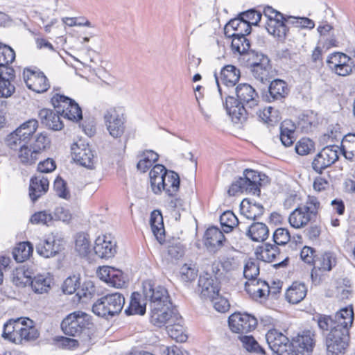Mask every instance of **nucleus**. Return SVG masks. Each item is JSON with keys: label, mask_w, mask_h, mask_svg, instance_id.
Listing matches in <instances>:
<instances>
[{"label": "nucleus", "mask_w": 355, "mask_h": 355, "mask_svg": "<svg viewBox=\"0 0 355 355\" xmlns=\"http://www.w3.org/2000/svg\"><path fill=\"white\" fill-rule=\"evenodd\" d=\"M237 99L228 96L223 103L227 114L234 123H243L247 119L248 109L258 106L259 96L249 84H239L235 89Z\"/></svg>", "instance_id": "nucleus-1"}, {"label": "nucleus", "mask_w": 355, "mask_h": 355, "mask_svg": "<svg viewBox=\"0 0 355 355\" xmlns=\"http://www.w3.org/2000/svg\"><path fill=\"white\" fill-rule=\"evenodd\" d=\"M39 336L33 321L29 318L10 320L3 325L2 337L12 343L20 344L23 340H35Z\"/></svg>", "instance_id": "nucleus-2"}, {"label": "nucleus", "mask_w": 355, "mask_h": 355, "mask_svg": "<svg viewBox=\"0 0 355 355\" xmlns=\"http://www.w3.org/2000/svg\"><path fill=\"white\" fill-rule=\"evenodd\" d=\"M125 304V297L120 293L107 294L98 300L92 306V311L99 317L108 319L119 315Z\"/></svg>", "instance_id": "nucleus-3"}, {"label": "nucleus", "mask_w": 355, "mask_h": 355, "mask_svg": "<svg viewBox=\"0 0 355 355\" xmlns=\"http://www.w3.org/2000/svg\"><path fill=\"white\" fill-rule=\"evenodd\" d=\"M320 203L315 196H308L305 204L292 211L288 218L290 225L296 229L305 226L315 218Z\"/></svg>", "instance_id": "nucleus-4"}, {"label": "nucleus", "mask_w": 355, "mask_h": 355, "mask_svg": "<svg viewBox=\"0 0 355 355\" xmlns=\"http://www.w3.org/2000/svg\"><path fill=\"white\" fill-rule=\"evenodd\" d=\"M314 320L322 331L332 332L334 329H340V326L348 328L352 326L354 320L352 308H345L337 312L334 316L318 314Z\"/></svg>", "instance_id": "nucleus-5"}, {"label": "nucleus", "mask_w": 355, "mask_h": 355, "mask_svg": "<svg viewBox=\"0 0 355 355\" xmlns=\"http://www.w3.org/2000/svg\"><path fill=\"white\" fill-rule=\"evenodd\" d=\"M314 320L322 331L332 332L334 329H340V326L348 328L352 326L354 320L352 308H345L337 312L334 316L318 314Z\"/></svg>", "instance_id": "nucleus-6"}, {"label": "nucleus", "mask_w": 355, "mask_h": 355, "mask_svg": "<svg viewBox=\"0 0 355 355\" xmlns=\"http://www.w3.org/2000/svg\"><path fill=\"white\" fill-rule=\"evenodd\" d=\"M260 174L251 169H245L243 173V177L233 182L229 190L230 196H234L237 193H247L259 196L260 194L261 186Z\"/></svg>", "instance_id": "nucleus-7"}, {"label": "nucleus", "mask_w": 355, "mask_h": 355, "mask_svg": "<svg viewBox=\"0 0 355 355\" xmlns=\"http://www.w3.org/2000/svg\"><path fill=\"white\" fill-rule=\"evenodd\" d=\"M91 324V317L83 311L69 314L62 322L61 328L68 336H77Z\"/></svg>", "instance_id": "nucleus-8"}, {"label": "nucleus", "mask_w": 355, "mask_h": 355, "mask_svg": "<svg viewBox=\"0 0 355 355\" xmlns=\"http://www.w3.org/2000/svg\"><path fill=\"white\" fill-rule=\"evenodd\" d=\"M38 128L36 119H29L21 124L15 130L8 135L6 144L11 149H16V145L29 144Z\"/></svg>", "instance_id": "nucleus-9"}, {"label": "nucleus", "mask_w": 355, "mask_h": 355, "mask_svg": "<svg viewBox=\"0 0 355 355\" xmlns=\"http://www.w3.org/2000/svg\"><path fill=\"white\" fill-rule=\"evenodd\" d=\"M340 329L329 332L326 337L327 355H345L349 340V329L340 326Z\"/></svg>", "instance_id": "nucleus-10"}, {"label": "nucleus", "mask_w": 355, "mask_h": 355, "mask_svg": "<svg viewBox=\"0 0 355 355\" xmlns=\"http://www.w3.org/2000/svg\"><path fill=\"white\" fill-rule=\"evenodd\" d=\"M51 103L58 113L72 121H78L83 118L82 110L73 99L64 95L55 94L51 98Z\"/></svg>", "instance_id": "nucleus-11"}, {"label": "nucleus", "mask_w": 355, "mask_h": 355, "mask_svg": "<svg viewBox=\"0 0 355 355\" xmlns=\"http://www.w3.org/2000/svg\"><path fill=\"white\" fill-rule=\"evenodd\" d=\"M107 130L114 138L121 137L125 130V110L122 107H113L107 109L104 114Z\"/></svg>", "instance_id": "nucleus-12"}, {"label": "nucleus", "mask_w": 355, "mask_h": 355, "mask_svg": "<svg viewBox=\"0 0 355 355\" xmlns=\"http://www.w3.org/2000/svg\"><path fill=\"white\" fill-rule=\"evenodd\" d=\"M266 339L270 349L278 355H296L287 336L277 329L269 330L266 334Z\"/></svg>", "instance_id": "nucleus-13"}, {"label": "nucleus", "mask_w": 355, "mask_h": 355, "mask_svg": "<svg viewBox=\"0 0 355 355\" xmlns=\"http://www.w3.org/2000/svg\"><path fill=\"white\" fill-rule=\"evenodd\" d=\"M180 320L178 311L168 305H162L150 308V322L158 327H162Z\"/></svg>", "instance_id": "nucleus-14"}, {"label": "nucleus", "mask_w": 355, "mask_h": 355, "mask_svg": "<svg viewBox=\"0 0 355 355\" xmlns=\"http://www.w3.org/2000/svg\"><path fill=\"white\" fill-rule=\"evenodd\" d=\"M144 295L150 301V308L171 303L168 291L162 286L148 280L143 284Z\"/></svg>", "instance_id": "nucleus-15"}, {"label": "nucleus", "mask_w": 355, "mask_h": 355, "mask_svg": "<svg viewBox=\"0 0 355 355\" xmlns=\"http://www.w3.org/2000/svg\"><path fill=\"white\" fill-rule=\"evenodd\" d=\"M340 148L336 145L327 146L323 148L312 162V168L318 173L321 174L323 170L334 164L338 159Z\"/></svg>", "instance_id": "nucleus-16"}, {"label": "nucleus", "mask_w": 355, "mask_h": 355, "mask_svg": "<svg viewBox=\"0 0 355 355\" xmlns=\"http://www.w3.org/2000/svg\"><path fill=\"white\" fill-rule=\"evenodd\" d=\"M228 324L232 332L245 334L255 329L257 320L253 315L248 313L236 312L229 317Z\"/></svg>", "instance_id": "nucleus-17"}, {"label": "nucleus", "mask_w": 355, "mask_h": 355, "mask_svg": "<svg viewBox=\"0 0 355 355\" xmlns=\"http://www.w3.org/2000/svg\"><path fill=\"white\" fill-rule=\"evenodd\" d=\"M71 151L75 162L87 168L94 167L96 157L88 144L80 140L72 145Z\"/></svg>", "instance_id": "nucleus-18"}, {"label": "nucleus", "mask_w": 355, "mask_h": 355, "mask_svg": "<svg viewBox=\"0 0 355 355\" xmlns=\"http://www.w3.org/2000/svg\"><path fill=\"white\" fill-rule=\"evenodd\" d=\"M23 78L27 87L37 93L46 92L50 87L47 78L42 71L24 69Z\"/></svg>", "instance_id": "nucleus-19"}, {"label": "nucleus", "mask_w": 355, "mask_h": 355, "mask_svg": "<svg viewBox=\"0 0 355 355\" xmlns=\"http://www.w3.org/2000/svg\"><path fill=\"white\" fill-rule=\"evenodd\" d=\"M116 241L111 234L99 236L95 241L94 250L96 254L101 259H110L116 253Z\"/></svg>", "instance_id": "nucleus-20"}, {"label": "nucleus", "mask_w": 355, "mask_h": 355, "mask_svg": "<svg viewBox=\"0 0 355 355\" xmlns=\"http://www.w3.org/2000/svg\"><path fill=\"white\" fill-rule=\"evenodd\" d=\"M62 242V239L51 234L36 245V251L44 258L53 257L64 249Z\"/></svg>", "instance_id": "nucleus-21"}, {"label": "nucleus", "mask_w": 355, "mask_h": 355, "mask_svg": "<svg viewBox=\"0 0 355 355\" xmlns=\"http://www.w3.org/2000/svg\"><path fill=\"white\" fill-rule=\"evenodd\" d=\"M329 67L339 76H345L352 71V60L346 54L335 53L327 60Z\"/></svg>", "instance_id": "nucleus-22"}, {"label": "nucleus", "mask_w": 355, "mask_h": 355, "mask_svg": "<svg viewBox=\"0 0 355 355\" xmlns=\"http://www.w3.org/2000/svg\"><path fill=\"white\" fill-rule=\"evenodd\" d=\"M291 344L296 352V355H309L315 345L314 334L309 330L303 331L293 338Z\"/></svg>", "instance_id": "nucleus-23"}, {"label": "nucleus", "mask_w": 355, "mask_h": 355, "mask_svg": "<svg viewBox=\"0 0 355 355\" xmlns=\"http://www.w3.org/2000/svg\"><path fill=\"white\" fill-rule=\"evenodd\" d=\"M98 274L101 280L114 288H121L125 284V278L123 272L113 267L103 266L99 268Z\"/></svg>", "instance_id": "nucleus-24"}, {"label": "nucleus", "mask_w": 355, "mask_h": 355, "mask_svg": "<svg viewBox=\"0 0 355 355\" xmlns=\"http://www.w3.org/2000/svg\"><path fill=\"white\" fill-rule=\"evenodd\" d=\"M245 289L250 297L256 301L262 302L270 295V286L266 281L252 279L245 283Z\"/></svg>", "instance_id": "nucleus-25"}, {"label": "nucleus", "mask_w": 355, "mask_h": 355, "mask_svg": "<svg viewBox=\"0 0 355 355\" xmlns=\"http://www.w3.org/2000/svg\"><path fill=\"white\" fill-rule=\"evenodd\" d=\"M200 297L204 299L213 298L220 291L219 282L216 277L206 273L200 275L198 279Z\"/></svg>", "instance_id": "nucleus-26"}, {"label": "nucleus", "mask_w": 355, "mask_h": 355, "mask_svg": "<svg viewBox=\"0 0 355 355\" xmlns=\"http://www.w3.org/2000/svg\"><path fill=\"white\" fill-rule=\"evenodd\" d=\"M289 93L287 83L281 79H275L270 82L268 93L264 96L266 101L270 103L275 101H282Z\"/></svg>", "instance_id": "nucleus-27"}, {"label": "nucleus", "mask_w": 355, "mask_h": 355, "mask_svg": "<svg viewBox=\"0 0 355 355\" xmlns=\"http://www.w3.org/2000/svg\"><path fill=\"white\" fill-rule=\"evenodd\" d=\"M15 78L13 68H6L0 71V98H9L15 92L12 82Z\"/></svg>", "instance_id": "nucleus-28"}, {"label": "nucleus", "mask_w": 355, "mask_h": 355, "mask_svg": "<svg viewBox=\"0 0 355 355\" xmlns=\"http://www.w3.org/2000/svg\"><path fill=\"white\" fill-rule=\"evenodd\" d=\"M336 263L337 257L334 252L328 251L317 254L311 277L313 278V272L318 270L322 272L331 271Z\"/></svg>", "instance_id": "nucleus-29"}, {"label": "nucleus", "mask_w": 355, "mask_h": 355, "mask_svg": "<svg viewBox=\"0 0 355 355\" xmlns=\"http://www.w3.org/2000/svg\"><path fill=\"white\" fill-rule=\"evenodd\" d=\"M49 180L42 174L32 177L29 186V196L32 201L35 202L42 195L45 194L49 189Z\"/></svg>", "instance_id": "nucleus-30"}, {"label": "nucleus", "mask_w": 355, "mask_h": 355, "mask_svg": "<svg viewBox=\"0 0 355 355\" xmlns=\"http://www.w3.org/2000/svg\"><path fill=\"white\" fill-rule=\"evenodd\" d=\"M164 174L162 181L159 184L160 194L164 191L168 196H173L180 189L179 175L173 171H168Z\"/></svg>", "instance_id": "nucleus-31"}, {"label": "nucleus", "mask_w": 355, "mask_h": 355, "mask_svg": "<svg viewBox=\"0 0 355 355\" xmlns=\"http://www.w3.org/2000/svg\"><path fill=\"white\" fill-rule=\"evenodd\" d=\"M252 28L247 22L243 21L240 17L229 21L225 26L224 33L226 37L234 35H248L251 33Z\"/></svg>", "instance_id": "nucleus-32"}, {"label": "nucleus", "mask_w": 355, "mask_h": 355, "mask_svg": "<svg viewBox=\"0 0 355 355\" xmlns=\"http://www.w3.org/2000/svg\"><path fill=\"white\" fill-rule=\"evenodd\" d=\"M244 234L256 242L264 241L269 236L268 227L263 223L254 222L250 225L244 227Z\"/></svg>", "instance_id": "nucleus-33"}, {"label": "nucleus", "mask_w": 355, "mask_h": 355, "mask_svg": "<svg viewBox=\"0 0 355 355\" xmlns=\"http://www.w3.org/2000/svg\"><path fill=\"white\" fill-rule=\"evenodd\" d=\"M60 115L61 114L58 113L57 109H55V111L50 109H42L39 112L42 123L53 130H60L64 126Z\"/></svg>", "instance_id": "nucleus-34"}, {"label": "nucleus", "mask_w": 355, "mask_h": 355, "mask_svg": "<svg viewBox=\"0 0 355 355\" xmlns=\"http://www.w3.org/2000/svg\"><path fill=\"white\" fill-rule=\"evenodd\" d=\"M205 245L212 251H217L225 241V236L219 228L211 227L208 228L205 234Z\"/></svg>", "instance_id": "nucleus-35"}, {"label": "nucleus", "mask_w": 355, "mask_h": 355, "mask_svg": "<svg viewBox=\"0 0 355 355\" xmlns=\"http://www.w3.org/2000/svg\"><path fill=\"white\" fill-rule=\"evenodd\" d=\"M250 70L253 77L261 83L270 82L275 76L270 61L266 60V59H263V63H261V65H255V67Z\"/></svg>", "instance_id": "nucleus-36"}, {"label": "nucleus", "mask_w": 355, "mask_h": 355, "mask_svg": "<svg viewBox=\"0 0 355 355\" xmlns=\"http://www.w3.org/2000/svg\"><path fill=\"white\" fill-rule=\"evenodd\" d=\"M220 223L223 229V231L225 233L232 232L234 228L244 234L243 231V223L239 222L236 215L232 211H226L223 212L220 217Z\"/></svg>", "instance_id": "nucleus-37"}, {"label": "nucleus", "mask_w": 355, "mask_h": 355, "mask_svg": "<svg viewBox=\"0 0 355 355\" xmlns=\"http://www.w3.org/2000/svg\"><path fill=\"white\" fill-rule=\"evenodd\" d=\"M18 150L17 156L20 162L24 165H32L38 159L37 150H34L29 144H20L16 145Z\"/></svg>", "instance_id": "nucleus-38"}, {"label": "nucleus", "mask_w": 355, "mask_h": 355, "mask_svg": "<svg viewBox=\"0 0 355 355\" xmlns=\"http://www.w3.org/2000/svg\"><path fill=\"white\" fill-rule=\"evenodd\" d=\"M307 288L304 283L295 282L287 289L286 298L291 304H297L306 297Z\"/></svg>", "instance_id": "nucleus-39"}, {"label": "nucleus", "mask_w": 355, "mask_h": 355, "mask_svg": "<svg viewBox=\"0 0 355 355\" xmlns=\"http://www.w3.org/2000/svg\"><path fill=\"white\" fill-rule=\"evenodd\" d=\"M150 225L151 230L156 237V239L161 243L164 239V227L163 217L161 212L154 210L150 214Z\"/></svg>", "instance_id": "nucleus-40"}, {"label": "nucleus", "mask_w": 355, "mask_h": 355, "mask_svg": "<svg viewBox=\"0 0 355 355\" xmlns=\"http://www.w3.org/2000/svg\"><path fill=\"white\" fill-rule=\"evenodd\" d=\"M240 210L246 218L255 220L263 215L264 208L260 204L251 203L248 200L244 199L240 205Z\"/></svg>", "instance_id": "nucleus-41"}, {"label": "nucleus", "mask_w": 355, "mask_h": 355, "mask_svg": "<svg viewBox=\"0 0 355 355\" xmlns=\"http://www.w3.org/2000/svg\"><path fill=\"white\" fill-rule=\"evenodd\" d=\"M256 255L258 259L264 262H272L279 254V249L276 245L264 243L256 249Z\"/></svg>", "instance_id": "nucleus-42"}, {"label": "nucleus", "mask_w": 355, "mask_h": 355, "mask_svg": "<svg viewBox=\"0 0 355 355\" xmlns=\"http://www.w3.org/2000/svg\"><path fill=\"white\" fill-rule=\"evenodd\" d=\"M295 125L291 120H284L280 126V140L282 144L289 147L292 146L295 140L294 137Z\"/></svg>", "instance_id": "nucleus-43"}, {"label": "nucleus", "mask_w": 355, "mask_h": 355, "mask_svg": "<svg viewBox=\"0 0 355 355\" xmlns=\"http://www.w3.org/2000/svg\"><path fill=\"white\" fill-rule=\"evenodd\" d=\"M53 280L51 277L43 275H38L33 279L30 278V282L32 290L38 294L46 293L51 287Z\"/></svg>", "instance_id": "nucleus-44"}, {"label": "nucleus", "mask_w": 355, "mask_h": 355, "mask_svg": "<svg viewBox=\"0 0 355 355\" xmlns=\"http://www.w3.org/2000/svg\"><path fill=\"white\" fill-rule=\"evenodd\" d=\"M286 18L287 16L284 17V19H276V21L266 22V28L268 33L279 40H284L288 31L286 24L287 23Z\"/></svg>", "instance_id": "nucleus-45"}, {"label": "nucleus", "mask_w": 355, "mask_h": 355, "mask_svg": "<svg viewBox=\"0 0 355 355\" xmlns=\"http://www.w3.org/2000/svg\"><path fill=\"white\" fill-rule=\"evenodd\" d=\"M168 171L169 170H167L166 167L162 164H156L150 170L149 173L150 187L152 191L155 194H160L159 184L161 183V181H162V178L164 175V173L165 172H168Z\"/></svg>", "instance_id": "nucleus-46"}, {"label": "nucleus", "mask_w": 355, "mask_h": 355, "mask_svg": "<svg viewBox=\"0 0 355 355\" xmlns=\"http://www.w3.org/2000/svg\"><path fill=\"white\" fill-rule=\"evenodd\" d=\"M239 78L240 71L233 65H227L220 71L221 81L227 87L235 85Z\"/></svg>", "instance_id": "nucleus-47"}, {"label": "nucleus", "mask_w": 355, "mask_h": 355, "mask_svg": "<svg viewBox=\"0 0 355 355\" xmlns=\"http://www.w3.org/2000/svg\"><path fill=\"white\" fill-rule=\"evenodd\" d=\"M318 123V115L311 110H306L303 112L298 121V125L302 131L308 132L311 130L313 127H315Z\"/></svg>", "instance_id": "nucleus-48"}, {"label": "nucleus", "mask_w": 355, "mask_h": 355, "mask_svg": "<svg viewBox=\"0 0 355 355\" xmlns=\"http://www.w3.org/2000/svg\"><path fill=\"white\" fill-rule=\"evenodd\" d=\"M256 114L261 121L269 125H273L280 120L279 112L270 106L263 110L258 109Z\"/></svg>", "instance_id": "nucleus-49"}, {"label": "nucleus", "mask_w": 355, "mask_h": 355, "mask_svg": "<svg viewBox=\"0 0 355 355\" xmlns=\"http://www.w3.org/2000/svg\"><path fill=\"white\" fill-rule=\"evenodd\" d=\"M340 150L346 159H355V134H348L343 137Z\"/></svg>", "instance_id": "nucleus-50"}, {"label": "nucleus", "mask_w": 355, "mask_h": 355, "mask_svg": "<svg viewBox=\"0 0 355 355\" xmlns=\"http://www.w3.org/2000/svg\"><path fill=\"white\" fill-rule=\"evenodd\" d=\"M159 155L153 150H146L140 155L137 167L142 173L146 172L157 161Z\"/></svg>", "instance_id": "nucleus-51"}, {"label": "nucleus", "mask_w": 355, "mask_h": 355, "mask_svg": "<svg viewBox=\"0 0 355 355\" xmlns=\"http://www.w3.org/2000/svg\"><path fill=\"white\" fill-rule=\"evenodd\" d=\"M33 250L29 242L19 243L12 250V256L18 263H21L29 258Z\"/></svg>", "instance_id": "nucleus-52"}, {"label": "nucleus", "mask_w": 355, "mask_h": 355, "mask_svg": "<svg viewBox=\"0 0 355 355\" xmlns=\"http://www.w3.org/2000/svg\"><path fill=\"white\" fill-rule=\"evenodd\" d=\"M141 295L139 293L134 292L131 295L130 304L125 309V313L127 315H144L146 313V305L141 303Z\"/></svg>", "instance_id": "nucleus-53"}, {"label": "nucleus", "mask_w": 355, "mask_h": 355, "mask_svg": "<svg viewBox=\"0 0 355 355\" xmlns=\"http://www.w3.org/2000/svg\"><path fill=\"white\" fill-rule=\"evenodd\" d=\"M182 318L177 322L168 324L166 326V331L168 336L177 342L184 343L187 339V334L184 332V327L180 324Z\"/></svg>", "instance_id": "nucleus-54"}, {"label": "nucleus", "mask_w": 355, "mask_h": 355, "mask_svg": "<svg viewBox=\"0 0 355 355\" xmlns=\"http://www.w3.org/2000/svg\"><path fill=\"white\" fill-rule=\"evenodd\" d=\"M15 58L14 50L9 46L0 42V71L6 70L7 66Z\"/></svg>", "instance_id": "nucleus-55"}, {"label": "nucleus", "mask_w": 355, "mask_h": 355, "mask_svg": "<svg viewBox=\"0 0 355 355\" xmlns=\"http://www.w3.org/2000/svg\"><path fill=\"white\" fill-rule=\"evenodd\" d=\"M75 249L80 257H87L91 252L92 250L89 236L85 234L77 235Z\"/></svg>", "instance_id": "nucleus-56"}, {"label": "nucleus", "mask_w": 355, "mask_h": 355, "mask_svg": "<svg viewBox=\"0 0 355 355\" xmlns=\"http://www.w3.org/2000/svg\"><path fill=\"white\" fill-rule=\"evenodd\" d=\"M247 35H234L230 36L232 40V49L234 53L244 54L248 52L250 47L249 40L246 38Z\"/></svg>", "instance_id": "nucleus-57"}, {"label": "nucleus", "mask_w": 355, "mask_h": 355, "mask_svg": "<svg viewBox=\"0 0 355 355\" xmlns=\"http://www.w3.org/2000/svg\"><path fill=\"white\" fill-rule=\"evenodd\" d=\"M259 275V261L254 259H249L245 264L243 269V275L247 282H252V279H257Z\"/></svg>", "instance_id": "nucleus-58"}, {"label": "nucleus", "mask_w": 355, "mask_h": 355, "mask_svg": "<svg viewBox=\"0 0 355 355\" xmlns=\"http://www.w3.org/2000/svg\"><path fill=\"white\" fill-rule=\"evenodd\" d=\"M243 347L250 352L264 354L265 351L258 342L252 336H244L241 337Z\"/></svg>", "instance_id": "nucleus-59"}, {"label": "nucleus", "mask_w": 355, "mask_h": 355, "mask_svg": "<svg viewBox=\"0 0 355 355\" xmlns=\"http://www.w3.org/2000/svg\"><path fill=\"white\" fill-rule=\"evenodd\" d=\"M287 24H291L297 28L313 29L315 26L314 21L307 17H297L288 15L286 18Z\"/></svg>", "instance_id": "nucleus-60"}, {"label": "nucleus", "mask_w": 355, "mask_h": 355, "mask_svg": "<svg viewBox=\"0 0 355 355\" xmlns=\"http://www.w3.org/2000/svg\"><path fill=\"white\" fill-rule=\"evenodd\" d=\"M31 222L37 225H50L53 220V214L48 211H41L32 215Z\"/></svg>", "instance_id": "nucleus-61"}, {"label": "nucleus", "mask_w": 355, "mask_h": 355, "mask_svg": "<svg viewBox=\"0 0 355 355\" xmlns=\"http://www.w3.org/2000/svg\"><path fill=\"white\" fill-rule=\"evenodd\" d=\"M243 21L247 22L250 27L257 26L261 19V13L255 9H250L242 12L238 15Z\"/></svg>", "instance_id": "nucleus-62"}, {"label": "nucleus", "mask_w": 355, "mask_h": 355, "mask_svg": "<svg viewBox=\"0 0 355 355\" xmlns=\"http://www.w3.org/2000/svg\"><path fill=\"white\" fill-rule=\"evenodd\" d=\"M80 286V278L73 275L67 277L62 285V291L65 294H73L77 293L79 286Z\"/></svg>", "instance_id": "nucleus-63"}, {"label": "nucleus", "mask_w": 355, "mask_h": 355, "mask_svg": "<svg viewBox=\"0 0 355 355\" xmlns=\"http://www.w3.org/2000/svg\"><path fill=\"white\" fill-rule=\"evenodd\" d=\"M50 140L46 135L43 133L38 134L35 136L34 141L30 145L34 150H37V153L40 155L49 145Z\"/></svg>", "instance_id": "nucleus-64"}]
</instances>
